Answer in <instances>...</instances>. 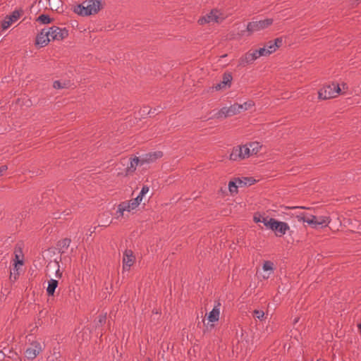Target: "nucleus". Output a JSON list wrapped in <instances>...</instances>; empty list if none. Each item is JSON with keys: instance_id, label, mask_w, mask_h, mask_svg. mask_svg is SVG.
<instances>
[{"instance_id": "1", "label": "nucleus", "mask_w": 361, "mask_h": 361, "mask_svg": "<svg viewBox=\"0 0 361 361\" xmlns=\"http://www.w3.org/2000/svg\"><path fill=\"white\" fill-rule=\"evenodd\" d=\"M100 5V0H87L74 6L73 11L78 15L87 16L97 13Z\"/></svg>"}, {"instance_id": "2", "label": "nucleus", "mask_w": 361, "mask_h": 361, "mask_svg": "<svg viewBox=\"0 0 361 361\" xmlns=\"http://www.w3.org/2000/svg\"><path fill=\"white\" fill-rule=\"evenodd\" d=\"M239 114L238 104H233L230 106H224L219 111H214L211 118H224Z\"/></svg>"}, {"instance_id": "3", "label": "nucleus", "mask_w": 361, "mask_h": 361, "mask_svg": "<svg viewBox=\"0 0 361 361\" xmlns=\"http://www.w3.org/2000/svg\"><path fill=\"white\" fill-rule=\"evenodd\" d=\"M341 92V88L338 85L332 83L324 86L319 92V97L322 99H327L329 98L335 97L337 94Z\"/></svg>"}, {"instance_id": "4", "label": "nucleus", "mask_w": 361, "mask_h": 361, "mask_svg": "<svg viewBox=\"0 0 361 361\" xmlns=\"http://www.w3.org/2000/svg\"><path fill=\"white\" fill-rule=\"evenodd\" d=\"M250 155V147L247 145H245L233 148L230 154V159L232 161L244 159Z\"/></svg>"}, {"instance_id": "5", "label": "nucleus", "mask_w": 361, "mask_h": 361, "mask_svg": "<svg viewBox=\"0 0 361 361\" xmlns=\"http://www.w3.org/2000/svg\"><path fill=\"white\" fill-rule=\"evenodd\" d=\"M49 32L50 40H61L68 36V30L66 28H60L53 26L47 30Z\"/></svg>"}, {"instance_id": "6", "label": "nucleus", "mask_w": 361, "mask_h": 361, "mask_svg": "<svg viewBox=\"0 0 361 361\" xmlns=\"http://www.w3.org/2000/svg\"><path fill=\"white\" fill-rule=\"evenodd\" d=\"M273 23L271 18H267L259 21H252L247 24V29L249 32H256L265 29Z\"/></svg>"}, {"instance_id": "7", "label": "nucleus", "mask_w": 361, "mask_h": 361, "mask_svg": "<svg viewBox=\"0 0 361 361\" xmlns=\"http://www.w3.org/2000/svg\"><path fill=\"white\" fill-rule=\"evenodd\" d=\"M269 228L275 231L276 235H285L290 227L288 224L283 221H279L274 219H271V223L269 224Z\"/></svg>"}, {"instance_id": "8", "label": "nucleus", "mask_w": 361, "mask_h": 361, "mask_svg": "<svg viewBox=\"0 0 361 361\" xmlns=\"http://www.w3.org/2000/svg\"><path fill=\"white\" fill-rule=\"evenodd\" d=\"M223 18V16H221V14L219 13V11L213 10L209 13L200 18L198 23L201 25L212 22L218 23L220 20H222Z\"/></svg>"}, {"instance_id": "9", "label": "nucleus", "mask_w": 361, "mask_h": 361, "mask_svg": "<svg viewBox=\"0 0 361 361\" xmlns=\"http://www.w3.org/2000/svg\"><path fill=\"white\" fill-rule=\"evenodd\" d=\"M137 205H134V202L130 200L129 202H123L118 206L116 211V217L119 218L124 215L125 212H130V211L136 209Z\"/></svg>"}, {"instance_id": "10", "label": "nucleus", "mask_w": 361, "mask_h": 361, "mask_svg": "<svg viewBox=\"0 0 361 361\" xmlns=\"http://www.w3.org/2000/svg\"><path fill=\"white\" fill-rule=\"evenodd\" d=\"M20 16V13L18 11H14L9 16H7L1 23L3 30H6L14 22L17 21Z\"/></svg>"}, {"instance_id": "11", "label": "nucleus", "mask_w": 361, "mask_h": 361, "mask_svg": "<svg viewBox=\"0 0 361 361\" xmlns=\"http://www.w3.org/2000/svg\"><path fill=\"white\" fill-rule=\"evenodd\" d=\"M259 58L256 50L252 52H247L239 60V65L245 66L247 64L252 63Z\"/></svg>"}, {"instance_id": "12", "label": "nucleus", "mask_w": 361, "mask_h": 361, "mask_svg": "<svg viewBox=\"0 0 361 361\" xmlns=\"http://www.w3.org/2000/svg\"><path fill=\"white\" fill-rule=\"evenodd\" d=\"M134 261L135 257L133 255V252L130 250H126L123 257V269L125 271L128 270L133 264Z\"/></svg>"}, {"instance_id": "13", "label": "nucleus", "mask_w": 361, "mask_h": 361, "mask_svg": "<svg viewBox=\"0 0 361 361\" xmlns=\"http://www.w3.org/2000/svg\"><path fill=\"white\" fill-rule=\"evenodd\" d=\"M41 350L39 343H35L25 350V356L29 360H33L40 353Z\"/></svg>"}, {"instance_id": "14", "label": "nucleus", "mask_w": 361, "mask_h": 361, "mask_svg": "<svg viewBox=\"0 0 361 361\" xmlns=\"http://www.w3.org/2000/svg\"><path fill=\"white\" fill-rule=\"evenodd\" d=\"M48 33L49 32H47V29H43L37 36V44L40 45L41 47L47 45L51 41Z\"/></svg>"}, {"instance_id": "15", "label": "nucleus", "mask_w": 361, "mask_h": 361, "mask_svg": "<svg viewBox=\"0 0 361 361\" xmlns=\"http://www.w3.org/2000/svg\"><path fill=\"white\" fill-rule=\"evenodd\" d=\"M262 269L264 272L262 274V278L264 279H267L269 278L270 275L274 272V263L271 261H265L262 265Z\"/></svg>"}, {"instance_id": "16", "label": "nucleus", "mask_w": 361, "mask_h": 361, "mask_svg": "<svg viewBox=\"0 0 361 361\" xmlns=\"http://www.w3.org/2000/svg\"><path fill=\"white\" fill-rule=\"evenodd\" d=\"M330 223V219L328 216H320L317 217L314 224V228H323L328 226Z\"/></svg>"}, {"instance_id": "17", "label": "nucleus", "mask_w": 361, "mask_h": 361, "mask_svg": "<svg viewBox=\"0 0 361 361\" xmlns=\"http://www.w3.org/2000/svg\"><path fill=\"white\" fill-rule=\"evenodd\" d=\"M299 221H302L308 224L312 228H314V224L316 220V216L314 215L309 214H300L298 216Z\"/></svg>"}, {"instance_id": "18", "label": "nucleus", "mask_w": 361, "mask_h": 361, "mask_svg": "<svg viewBox=\"0 0 361 361\" xmlns=\"http://www.w3.org/2000/svg\"><path fill=\"white\" fill-rule=\"evenodd\" d=\"M282 43V39L280 38H277L275 39L274 42H270L264 47H267V50L269 52V54L274 53L278 47H280V45Z\"/></svg>"}, {"instance_id": "19", "label": "nucleus", "mask_w": 361, "mask_h": 361, "mask_svg": "<svg viewBox=\"0 0 361 361\" xmlns=\"http://www.w3.org/2000/svg\"><path fill=\"white\" fill-rule=\"evenodd\" d=\"M149 187L147 185H144L142 188L139 195L135 198L131 200L134 202V205L139 206L142 200L143 196L149 192Z\"/></svg>"}, {"instance_id": "20", "label": "nucleus", "mask_w": 361, "mask_h": 361, "mask_svg": "<svg viewBox=\"0 0 361 361\" xmlns=\"http://www.w3.org/2000/svg\"><path fill=\"white\" fill-rule=\"evenodd\" d=\"M246 185V183L240 179L235 180V181H230L228 183V189L231 192L233 193L237 192V189L239 187H242Z\"/></svg>"}, {"instance_id": "21", "label": "nucleus", "mask_w": 361, "mask_h": 361, "mask_svg": "<svg viewBox=\"0 0 361 361\" xmlns=\"http://www.w3.org/2000/svg\"><path fill=\"white\" fill-rule=\"evenodd\" d=\"M231 80L232 76L230 74H225L224 75L223 80L215 87L216 90H221L226 86H230Z\"/></svg>"}, {"instance_id": "22", "label": "nucleus", "mask_w": 361, "mask_h": 361, "mask_svg": "<svg viewBox=\"0 0 361 361\" xmlns=\"http://www.w3.org/2000/svg\"><path fill=\"white\" fill-rule=\"evenodd\" d=\"M58 281L54 279H51L48 281V286L47 288V292L49 295H53L58 286Z\"/></svg>"}, {"instance_id": "23", "label": "nucleus", "mask_w": 361, "mask_h": 361, "mask_svg": "<svg viewBox=\"0 0 361 361\" xmlns=\"http://www.w3.org/2000/svg\"><path fill=\"white\" fill-rule=\"evenodd\" d=\"M271 219L272 218L269 219L268 217H265L261 214H255L253 218L255 222L263 223L264 225L269 228V224L271 223Z\"/></svg>"}, {"instance_id": "24", "label": "nucleus", "mask_w": 361, "mask_h": 361, "mask_svg": "<svg viewBox=\"0 0 361 361\" xmlns=\"http://www.w3.org/2000/svg\"><path fill=\"white\" fill-rule=\"evenodd\" d=\"M220 310L218 307H214L208 314V320L210 322H217L219 319Z\"/></svg>"}, {"instance_id": "25", "label": "nucleus", "mask_w": 361, "mask_h": 361, "mask_svg": "<svg viewBox=\"0 0 361 361\" xmlns=\"http://www.w3.org/2000/svg\"><path fill=\"white\" fill-rule=\"evenodd\" d=\"M140 159L137 157L131 159L129 162V164H128L127 171L128 173L134 171L136 169V167L138 165Z\"/></svg>"}, {"instance_id": "26", "label": "nucleus", "mask_w": 361, "mask_h": 361, "mask_svg": "<svg viewBox=\"0 0 361 361\" xmlns=\"http://www.w3.org/2000/svg\"><path fill=\"white\" fill-rule=\"evenodd\" d=\"M162 152H155L153 153H150L146 155V157L145 159V161H154L156 159L161 157Z\"/></svg>"}, {"instance_id": "27", "label": "nucleus", "mask_w": 361, "mask_h": 361, "mask_svg": "<svg viewBox=\"0 0 361 361\" xmlns=\"http://www.w3.org/2000/svg\"><path fill=\"white\" fill-rule=\"evenodd\" d=\"M247 145L249 147H250L251 155L256 154L262 147V145L258 142H250Z\"/></svg>"}, {"instance_id": "28", "label": "nucleus", "mask_w": 361, "mask_h": 361, "mask_svg": "<svg viewBox=\"0 0 361 361\" xmlns=\"http://www.w3.org/2000/svg\"><path fill=\"white\" fill-rule=\"evenodd\" d=\"M253 105H254L253 102H252L250 100L245 102L242 104H238L239 113H240L242 111H246V110L249 109Z\"/></svg>"}, {"instance_id": "29", "label": "nucleus", "mask_w": 361, "mask_h": 361, "mask_svg": "<svg viewBox=\"0 0 361 361\" xmlns=\"http://www.w3.org/2000/svg\"><path fill=\"white\" fill-rule=\"evenodd\" d=\"M161 109V108L160 106H158L157 108L152 110V109H149L148 107H144L142 109V111L143 114L153 115V114H158L159 112H160Z\"/></svg>"}, {"instance_id": "30", "label": "nucleus", "mask_w": 361, "mask_h": 361, "mask_svg": "<svg viewBox=\"0 0 361 361\" xmlns=\"http://www.w3.org/2000/svg\"><path fill=\"white\" fill-rule=\"evenodd\" d=\"M37 21L45 25L51 23V18L46 14H42L37 18Z\"/></svg>"}, {"instance_id": "31", "label": "nucleus", "mask_w": 361, "mask_h": 361, "mask_svg": "<svg viewBox=\"0 0 361 361\" xmlns=\"http://www.w3.org/2000/svg\"><path fill=\"white\" fill-rule=\"evenodd\" d=\"M256 51L257 53V55H258L259 58L260 56H267L270 55L269 54V52L267 51V47H262V48H260L259 49H257Z\"/></svg>"}, {"instance_id": "32", "label": "nucleus", "mask_w": 361, "mask_h": 361, "mask_svg": "<svg viewBox=\"0 0 361 361\" xmlns=\"http://www.w3.org/2000/svg\"><path fill=\"white\" fill-rule=\"evenodd\" d=\"M70 243H71V240L70 239H68V238L63 239L60 243L61 248V249H66V248H68L69 247V245H70Z\"/></svg>"}, {"instance_id": "33", "label": "nucleus", "mask_w": 361, "mask_h": 361, "mask_svg": "<svg viewBox=\"0 0 361 361\" xmlns=\"http://www.w3.org/2000/svg\"><path fill=\"white\" fill-rule=\"evenodd\" d=\"M53 87L55 89H62L66 87L67 85L66 83H61L60 81L56 80L54 82Z\"/></svg>"}, {"instance_id": "34", "label": "nucleus", "mask_w": 361, "mask_h": 361, "mask_svg": "<svg viewBox=\"0 0 361 361\" xmlns=\"http://www.w3.org/2000/svg\"><path fill=\"white\" fill-rule=\"evenodd\" d=\"M254 316L259 319H262L264 316V312L262 310H255Z\"/></svg>"}, {"instance_id": "35", "label": "nucleus", "mask_w": 361, "mask_h": 361, "mask_svg": "<svg viewBox=\"0 0 361 361\" xmlns=\"http://www.w3.org/2000/svg\"><path fill=\"white\" fill-rule=\"evenodd\" d=\"M106 314L99 315L97 323V326L102 325L106 322Z\"/></svg>"}, {"instance_id": "36", "label": "nucleus", "mask_w": 361, "mask_h": 361, "mask_svg": "<svg viewBox=\"0 0 361 361\" xmlns=\"http://www.w3.org/2000/svg\"><path fill=\"white\" fill-rule=\"evenodd\" d=\"M16 259H17L16 262H15L16 267L18 264L23 265V260L19 259L18 256L17 255H16Z\"/></svg>"}, {"instance_id": "37", "label": "nucleus", "mask_w": 361, "mask_h": 361, "mask_svg": "<svg viewBox=\"0 0 361 361\" xmlns=\"http://www.w3.org/2000/svg\"><path fill=\"white\" fill-rule=\"evenodd\" d=\"M56 276H61V274H59V268H58V269L56 271Z\"/></svg>"}, {"instance_id": "38", "label": "nucleus", "mask_w": 361, "mask_h": 361, "mask_svg": "<svg viewBox=\"0 0 361 361\" xmlns=\"http://www.w3.org/2000/svg\"><path fill=\"white\" fill-rule=\"evenodd\" d=\"M6 169V166H3L2 169H0V173Z\"/></svg>"}, {"instance_id": "39", "label": "nucleus", "mask_w": 361, "mask_h": 361, "mask_svg": "<svg viewBox=\"0 0 361 361\" xmlns=\"http://www.w3.org/2000/svg\"><path fill=\"white\" fill-rule=\"evenodd\" d=\"M358 327H359V329H360V333H361V324H360L358 325Z\"/></svg>"}]
</instances>
